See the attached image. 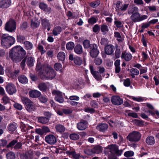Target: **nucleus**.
I'll return each mask as SVG.
<instances>
[{"mask_svg":"<svg viewBox=\"0 0 159 159\" xmlns=\"http://www.w3.org/2000/svg\"><path fill=\"white\" fill-rule=\"evenodd\" d=\"M26 52L22 47L17 46L13 47L10 51L9 57L14 62L20 61L25 57Z\"/></svg>","mask_w":159,"mask_h":159,"instance_id":"f257e3e1","label":"nucleus"},{"mask_svg":"<svg viewBox=\"0 0 159 159\" xmlns=\"http://www.w3.org/2000/svg\"><path fill=\"white\" fill-rule=\"evenodd\" d=\"M114 23L117 28H121L123 26L122 22L120 21L116 20Z\"/></svg>","mask_w":159,"mask_h":159,"instance_id":"e2e57ef3","label":"nucleus"},{"mask_svg":"<svg viewBox=\"0 0 159 159\" xmlns=\"http://www.w3.org/2000/svg\"><path fill=\"white\" fill-rule=\"evenodd\" d=\"M56 129L57 131L60 132H62L65 131V128L63 125H57L56 126Z\"/></svg>","mask_w":159,"mask_h":159,"instance_id":"4c0bfd02","label":"nucleus"},{"mask_svg":"<svg viewBox=\"0 0 159 159\" xmlns=\"http://www.w3.org/2000/svg\"><path fill=\"white\" fill-rule=\"evenodd\" d=\"M21 101L24 104L26 105L31 103L32 102L28 98L26 97H22Z\"/></svg>","mask_w":159,"mask_h":159,"instance_id":"e433bc0d","label":"nucleus"},{"mask_svg":"<svg viewBox=\"0 0 159 159\" xmlns=\"http://www.w3.org/2000/svg\"><path fill=\"white\" fill-rule=\"evenodd\" d=\"M101 30L104 34H105L108 31V27L106 25H101Z\"/></svg>","mask_w":159,"mask_h":159,"instance_id":"49530a36","label":"nucleus"},{"mask_svg":"<svg viewBox=\"0 0 159 159\" xmlns=\"http://www.w3.org/2000/svg\"><path fill=\"white\" fill-rule=\"evenodd\" d=\"M34 59L33 57L26 56L20 63V66L23 68V69L24 68L26 62L28 66L29 67H32L34 66Z\"/></svg>","mask_w":159,"mask_h":159,"instance_id":"6e6552de","label":"nucleus"},{"mask_svg":"<svg viewBox=\"0 0 159 159\" xmlns=\"http://www.w3.org/2000/svg\"><path fill=\"white\" fill-rule=\"evenodd\" d=\"M62 66L60 63H57L55 64L54 67L56 70H59L61 69Z\"/></svg>","mask_w":159,"mask_h":159,"instance_id":"864d4df0","label":"nucleus"},{"mask_svg":"<svg viewBox=\"0 0 159 159\" xmlns=\"http://www.w3.org/2000/svg\"><path fill=\"white\" fill-rule=\"evenodd\" d=\"M146 141L148 145H152L155 143L154 138L151 136H148L146 139Z\"/></svg>","mask_w":159,"mask_h":159,"instance_id":"a878e982","label":"nucleus"},{"mask_svg":"<svg viewBox=\"0 0 159 159\" xmlns=\"http://www.w3.org/2000/svg\"><path fill=\"white\" fill-rule=\"evenodd\" d=\"M57 58L60 61H64L65 58V53L62 52H59L57 54Z\"/></svg>","mask_w":159,"mask_h":159,"instance_id":"7c9ffc66","label":"nucleus"},{"mask_svg":"<svg viewBox=\"0 0 159 159\" xmlns=\"http://www.w3.org/2000/svg\"><path fill=\"white\" fill-rule=\"evenodd\" d=\"M141 137V134L139 132L134 131L129 134L127 139L130 142H137L140 140Z\"/></svg>","mask_w":159,"mask_h":159,"instance_id":"423d86ee","label":"nucleus"},{"mask_svg":"<svg viewBox=\"0 0 159 159\" xmlns=\"http://www.w3.org/2000/svg\"><path fill=\"white\" fill-rule=\"evenodd\" d=\"M75 47V43L71 41L67 43L66 45V49L69 51H71L73 49H74Z\"/></svg>","mask_w":159,"mask_h":159,"instance_id":"c85d7f7f","label":"nucleus"},{"mask_svg":"<svg viewBox=\"0 0 159 159\" xmlns=\"http://www.w3.org/2000/svg\"><path fill=\"white\" fill-rule=\"evenodd\" d=\"M14 106L15 108L19 110H21L22 109V105L18 103H15L14 105Z\"/></svg>","mask_w":159,"mask_h":159,"instance_id":"774afa93","label":"nucleus"},{"mask_svg":"<svg viewBox=\"0 0 159 159\" xmlns=\"http://www.w3.org/2000/svg\"><path fill=\"white\" fill-rule=\"evenodd\" d=\"M40 101L43 103L47 102L48 100V99L46 97L43 96H41L39 98Z\"/></svg>","mask_w":159,"mask_h":159,"instance_id":"6e6d98bb","label":"nucleus"},{"mask_svg":"<svg viewBox=\"0 0 159 159\" xmlns=\"http://www.w3.org/2000/svg\"><path fill=\"white\" fill-rule=\"evenodd\" d=\"M39 6V8L46 12L48 13L51 12V9L50 7H48L47 4L43 2H40Z\"/></svg>","mask_w":159,"mask_h":159,"instance_id":"f3484780","label":"nucleus"},{"mask_svg":"<svg viewBox=\"0 0 159 159\" xmlns=\"http://www.w3.org/2000/svg\"><path fill=\"white\" fill-rule=\"evenodd\" d=\"M87 124L88 122L86 120H82L77 124V128L79 130H84L87 127Z\"/></svg>","mask_w":159,"mask_h":159,"instance_id":"2eb2a0df","label":"nucleus"},{"mask_svg":"<svg viewBox=\"0 0 159 159\" xmlns=\"http://www.w3.org/2000/svg\"><path fill=\"white\" fill-rule=\"evenodd\" d=\"M100 4V1L99 0H96L94 2H92L90 3V5L92 7L95 8L98 6Z\"/></svg>","mask_w":159,"mask_h":159,"instance_id":"79ce46f5","label":"nucleus"},{"mask_svg":"<svg viewBox=\"0 0 159 159\" xmlns=\"http://www.w3.org/2000/svg\"><path fill=\"white\" fill-rule=\"evenodd\" d=\"M26 108L27 110L29 112H32L36 109L35 106L33 104V102L31 103L26 105Z\"/></svg>","mask_w":159,"mask_h":159,"instance_id":"b1692460","label":"nucleus"},{"mask_svg":"<svg viewBox=\"0 0 159 159\" xmlns=\"http://www.w3.org/2000/svg\"><path fill=\"white\" fill-rule=\"evenodd\" d=\"M93 153L98 154L102 152V147L100 146H96L91 150Z\"/></svg>","mask_w":159,"mask_h":159,"instance_id":"393cba45","label":"nucleus"},{"mask_svg":"<svg viewBox=\"0 0 159 159\" xmlns=\"http://www.w3.org/2000/svg\"><path fill=\"white\" fill-rule=\"evenodd\" d=\"M52 94L53 95L55 96V97H59V96L62 95V92L57 90H54L52 92Z\"/></svg>","mask_w":159,"mask_h":159,"instance_id":"09e8293b","label":"nucleus"},{"mask_svg":"<svg viewBox=\"0 0 159 159\" xmlns=\"http://www.w3.org/2000/svg\"><path fill=\"white\" fill-rule=\"evenodd\" d=\"M1 38L2 45L6 48L10 47L15 42V39L13 37L8 36L6 34H3Z\"/></svg>","mask_w":159,"mask_h":159,"instance_id":"20e7f679","label":"nucleus"},{"mask_svg":"<svg viewBox=\"0 0 159 159\" xmlns=\"http://www.w3.org/2000/svg\"><path fill=\"white\" fill-rule=\"evenodd\" d=\"M55 99L57 101L60 103H62L64 102V98L62 95L59 96V97H55Z\"/></svg>","mask_w":159,"mask_h":159,"instance_id":"603ef678","label":"nucleus"},{"mask_svg":"<svg viewBox=\"0 0 159 159\" xmlns=\"http://www.w3.org/2000/svg\"><path fill=\"white\" fill-rule=\"evenodd\" d=\"M121 58L122 59H124L126 61H128L132 59V56L130 53L123 52L122 53Z\"/></svg>","mask_w":159,"mask_h":159,"instance_id":"4be33fe9","label":"nucleus"},{"mask_svg":"<svg viewBox=\"0 0 159 159\" xmlns=\"http://www.w3.org/2000/svg\"><path fill=\"white\" fill-rule=\"evenodd\" d=\"M108 39L105 38H102L101 39V43L102 45H106L108 43Z\"/></svg>","mask_w":159,"mask_h":159,"instance_id":"0e129e2a","label":"nucleus"},{"mask_svg":"<svg viewBox=\"0 0 159 159\" xmlns=\"http://www.w3.org/2000/svg\"><path fill=\"white\" fill-rule=\"evenodd\" d=\"M97 21V19L94 17H92L89 19L88 22L89 24H93Z\"/></svg>","mask_w":159,"mask_h":159,"instance_id":"3c124183","label":"nucleus"},{"mask_svg":"<svg viewBox=\"0 0 159 159\" xmlns=\"http://www.w3.org/2000/svg\"><path fill=\"white\" fill-rule=\"evenodd\" d=\"M38 121L41 123L46 124L48 122L49 119L45 117H39L38 118Z\"/></svg>","mask_w":159,"mask_h":159,"instance_id":"2f4dec72","label":"nucleus"},{"mask_svg":"<svg viewBox=\"0 0 159 159\" xmlns=\"http://www.w3.org/2000/svg\"><path fill=\"white\" fill-rule=\"evenodd\" d=\"M132 11H129V14H132L130 16V19L134 22H139L146 19L147 16L146 15H143L140 16V14L138 12V9L135 7H134Z\"/></svg>","mask_w":159,"mask_h":159,"instance_id":"7ed1b4c3","label":"nucleus"},{"mask_svg":"<svg viewBox=\"0 0 159 159\" xmlns=\"http://www.w3.org/2000/svg\"><path fill=\"white\" fill-rule=\"evenodd\" d=\"M13 146L14 148L15 149L21 148L22 147V143L20 142H17L16 140H13L7 145V148L12 147Z\"/></svg>","mask_w":159,"mask_h":159,"instance_id":"f8f14e48","label":"nucleus"},{"mask_svg":"<svg viewBox=\"0 0 159 159\" xmlns=\"http://www.w3.org/2000/svg\"><path fill=\"white\" fill-rule=\"evenodd\" d=\"M11 4L10 0H2L0 1V7L5 8L9 7Z\"/></svg>","mask_w":159,"mask_h":159,"instance_id":"a211bd4d","label":"nucleus"},{"mask_svg":"<svg viewBox=\"0 0 159 159\" xmlns=\"http://www.w3.org/2000/svg\"><path fill=\"white\" fill-rule=\"evenodd\" d=\"M17 125L16 123L10 124L8 127V130L11 131H13L16 129Z\"/></svg>","mask_w":159,"mask_h":159,"instance_id":"c03bdc74","label":"nucleus"},{"mask_svg":"<svg viewBox=\"0 0 159 159\" xmlns=\"http://www.w3.org/2000/svg\"><path fill=\"white\" fill-rule=\"evenodd\" d=\"M38 87L39 90L43 92L46 91L47 89V86L44 83H39L38 85Z\"/></svg>","mask_w":159,"mask_h":159,"instance_id":"c756f323","label":"nucleus"},{"mask_svg":"<svg viewBox=\"0 0 159 159\" xmlns=\"http://www.w3.org/2000/svg\"><path fill=\"white\" fill-rule=\"evenodd\" d=\"M79 97L76 96H72L69 97V99L70 101H78L79 100Z\"/></svg>","mask_w":159,"mask_h":159,"instance_id":"bf43d9fd","label":"nucleus"},{"mask_svg":"<svg viewBox=\"0 0 159 159\" xmlns=\"http://www.w3.org/2000/svg\"><path fill=\"white\" fill-rule=\"evenodd\" d=\"M45 140L47 143L50 144H54L57 141L55 137L52 134L47 135L45 137Z\"/></svg>","mask_w":159,"mask_h":159,"instance_id":"4468645a","label":"nucleus"},{"mask_svg":"<svg viewBox=\"0 0 159 159\" xmlns=\"http://www.w3.org/2000/svg\"><path fill=\"white\" fill-rule=\"evenodd\" d=\"M130 71L131 74H133L134 75H138L139 73V70L134 68H132L131 69Z\"/></svg>","mask_w":159,"mask_h":159,"instance_id":"5fc2aeb1","label":"nucleus"},{"mask_svg":"<svg viewBox=\"0 0 159 159\" xmlns=\"http://www.w3.org/2000/svg\"><path fill=\"white\" fill-rule=\"evenodd\" d=\"M44 72L40 71L39 75L40 78L43 80L48 78L52 79L54 78L56 74L54 70L49 65H45L43 67Z\"/></svg>","mask_w":159,"mask_h":159,"instance_id":"f03ea898","label":"nucleus"},{"mask_svg":"<svg viewBox=\"0 0 159 159\" xmlns=\"http://www.w3.org/2000/svg\"><path fill=\"white\" fill-rule=\"evenodd\" d=\"M111 101L112 103L115 105H120L123 103L122 99L118 96H113L111 97Z\"/></svg>","mask_w":159,"mask_h":159,"instance_id":"ddd939ff","label":"nucleus"},{"mask_svg":"<svg viewBox=\"0 0 159 159\" xmlns=\"http://www.w3.org/2000/svg\"><path fill=\"white\" fill-rule=\"evenodd\" d=\"M83 45L84 48L87 49L88 48H91L92 45H94V44H90V41L88 40H85L83 42Z\"/></svg>","mask_w":159,"mask_h":159,"instance_id":"f704fd0d","label":"nucleus"},{"mask_svg":"<svg viewBox=\"0 0 159 159\" xmlns=\"http://www.w3.org/2000/svg\"><path fill=\"white\" fill-rule=\"evenodd\" d=\"M133 122L138 126H142L144 125V122L142 120L134 119L133 120Z\"/></svg>","mask_w":159,"mask_h":159,"instance_id":"37998d69","label":"nucleus"},{"mask_svg":"<svg viewBox=\"0 0 159 159\" xmlns=\"http://www.w3.org/2000/svg\"><path fill=\"white\" fill-rule=\"evenodd\" d=\"M42 24L44 28L46 27L50 26V24L49 22V20L46 19H44L42 20Z\"/></svg>","mask_w":159,"mask_h":159,"instance_id":"ea45409f","label":"nucleus"},{"mask_svg":"<svg viewBox=\"0 0 159 159\" xmlns=\"http://www.w3.org/2000/svg\"><path fill=\"white\" fill-rule=\"evenodd\" d=\"M16 39L18 42L21 43L25 39V38L24 36L19 35H17Z\"/></svg>","mask_w":159,"mask_h":159,"instance_id":"de8ad7c7","label":"nucleus"},{"mask_svg":"<svg viewBox=\"0 0 159 159\" xmlns=\"http://www.w3.org/2000/svg\"><path fill=\"white\" fill-rule=\"evenodd\" d=\"M2 100L5 104H7L10 102V99L7 96H5L2 98Z\"/></svg>","mask_w":159,"mask_h":159,"instance_id":"052dcab7","label":"nucleus"},{"mask_svg":"<svg viewBox=\"0 0 159 159\" xmlns=\"http://www.w3.org/2000/svg\"><path fill=\"white\" fill-rule=\"evenodd\" d=\"M30 96L32 98H37L39 97L41 94V93L36 90H31L29 92Z\"/></svg>","mask_w":159,"mask_h":159,"instance_id":"6ab92c4d","label":"nucleus"},{"mask_svg":"<svg viewBox=\"0 0 159 159\" xmlns=\"http://www.w3.org/2000/svg\"><path fill=\"white\" fill-rule=\"evenodd\" d=\"M6 157L7 159H14L15 155L13 152H10L7 154Z\"/></svg>","mask_w":159,"mask_h":159,"instance_id":"a19ab883","label":"nucleus"},{"mask_svg":"<svg viewBox=\"0 0 159 159\" xmlns=\"http://www.w3.org/2000/svg\"><path fill=\"white\" fill-rule=\"evenodd\" d=\"M90 49L89 53L90 56L92 58H96L99 52L97 45L95 44L92 45Z\"/></svg>","mask_w":159,"mask_h":159,"instance_id":"1a4fd4ad","label":"nucleus"},{"mask_svg":"<svg viewBox=\"0 0 159 159\" xmlns=\"http://www.w3.org/2000/svg\"><path fill=\"white\" fill-rule=\"evenodd\" d=\"M35 132L40 135H42L44 134L42 128L36 129H35Z\"/></svg>","mask_w":159,"mask_h":159,"instance_id":"69168bd1","label":"nucleus"},{"mask_svg":"<svg viewBox=\"0 0 159 159\" xmlns=\"http://www.w3.org/2000/svg\"><path fill=\"white\" fill-rule=\"evenodd\" d=\"M102 60L99 58H96L94 61V63L97 65H100L102 63Z\"/></svg>","mask_w":159,"mask_h":159,"instance_id":"13d9d810","label":"nucleus"},{"mask_svg":"<svg viewBox=\"0 0 159 159\" xmlns=\"http://www.w3.org/2000/svg\"><path fill=\"white\" fill-rule=\"evenodd\" d=\"M89 67L91 73L93 77L98 81H101L102 80V78L101 74L98 71L94 70L92 66H90Z\"/></svg>","mask_w":159,"mask_h":159,"instance_id":"9b49d317","label":"nucleus"},{"mask_svg":"<svg viewBox=\"0 0 159 159\" xmlns=\"http://www.w3.org/2000/svg\"><path fill=\"white\" fill-rule=\"evenodd\" d=\"M108 127V125L104 123L98 125L96 128L98 130L104 132L107 129Z\"/></svg>","mask_w":159,"mask_h":159,"instance_id":"412c9836","label":"nucleus"},{"mask_svg":"<svg viewBox=\"0 0 159 159\" xmlns=\"http://www.w3.org/2000/svg\"><path fill=\"white\" fill-rule=\"evenodd\" d=\"M70 137L71 139L75 140L78 139L80 138V136L78 134L74 133L70 134Z\"/></svg>","mask_w":159,"mask_h":159,"instance_id":"a18cd8bd","label":"nucleus"},{"mask_svg":"<svg viewBox=\"0 0 159 159\" xmlns=\"http://www.w3.org/2000/svg\"><path fill=\"white\" fill-rule=\"evenodd\" d=\"M62 111L63 113L66 114H70L72 112V110L69 109H64Z\"/></svg>","mask_w":159,"mask_h":159,"instance_id":"338daca9","label":"nucleus"},{"mask_svg":"<svg viewBox=\"0 0 159 159\" xmlns=\"http://www.w3.org/2000/svg\"><path fill=\"white\" fill-rule=\"evenodd\" d=\"M134 154L133 152L129 151L125 152L124 154V155L126 157H128L132 156Z\"/></svg>","mask_w":159,"mask_h":159,"instance_id":"4d7b16f0","label":"nucleus"},{"mask_svg":"<svg viewBox=\"0 0 159 159\" xmlns=\"http://www.w3.org/2000/svg\"><path fill=\"white\" fill-rule=\"evenodd\" d=\"M39 25V22L38 20L31 21V26L32 28L35 29L38 27Z\"/></svg>","mask_w":159,"mask_h":159,"instance_id":"473e14b6","label":"nucleus"},{"mask_svg":"<svg viewBox=\"0 0 159 159\" xmlns=\"http://www.w3.org/2000/svg\"><path fill=\"white\" fill-rule=\"evenodd\" d=\"M114 50V47L111 44L107 45L105 48V52L108 55H110L112 54Z\"/></svg>","mask_w":159,"mask_h":159,"instance_id":"dca6fc26","label":"nucleus"},{"mask_svg":"<svg viewBox=\"0 0 159 159\" xmlns=\"http://www.w3.org/2000/svg\"><path fill=\"white\" fill-rule=\"evenodd\" d=\"M20 73V70L17 69L15 70L10 73V76L13 78H15L17 77Z\"/></svg>","mask_w":159,"mask_h":159,"instance_id":"c9c22d12","label":"nucleus"},{"mask_svg":"<svg viewBox=\"0 0 159 159\" xmlns=\"http://www.w3.org/2000/svg\"><path fill=\"white\" fill-rule=\"evenodd\" d=\"M6 91L10 95H12L16 92L15 86L11 83L7 84L6 86Z\"/></svg>","mask_w":159,"mask_h":159,"instance_id":"9d476101","label":"nucleus"},{"mask_svg":"<svg viewBox=\"0 0 159 159\" xmlns=\"http://www.w3.org/2000/svg\"><path fill=\"white\" fill-rule=\"evenodd\" d=\"M62 30V29L61 27L57 26L54 28L52 31V34L54 35L57 36L60 34Z\"/></svg>","mask_w":159,"mask_h":159,"instance_id":"5701e85b","label":"nucleus"},{"mask_svg":"<svg viewBox=\"0 0 159 159\" xmlns=\"http://www.w3.org/2000/svg\"><path fill=\"white\" fill-rule=\"evenodd\" d=\"M7 143V141L4 139L0 140V147H4L6 146Z\"/></svg>","mask_w":159,"mask_h":159,"instance_id":"680f3d73","label":"nucleus"},{"mask_svg":"<svg viewBox=\"0 0 159 159\" xmlns=\"http://www.w3.org/2000/svg\"><path fill=\"white\" fill-rule=\"evenodd\" d=\"M74 62L76 65H80L82 63V60L80 57H77L74 58Z\"/></svg>","mask_w":159,"mask_h":159,"instance_id":"58836bf2","label":"nucleus"},{"mask_svg":"<svg viewBox=\"0 0 159 159\" xmlns=\"http://www.w3.org/2000/svg\"><path fill=\"white\" fill-rule=\"evenodd\" d=\"M23 43L24 46V48L26 50H30L33 48V44L29 41H25Z\"/></svg>","mask_w":159,"mask_h":159,"instance_id":"bb28decb","label":"nucleus"},{"mask_svg":"<svg viewBox=\"0 0 159 159\" xmlns=\"http://www.w3.org/2000/svg\"><path fill=\"white\" fill-rule=\"evenodd\" d=\"M122 3L120 1H117L116 4V11H120L121 6H122Z\"/></svg>","mask_w":159,"mask_h":159,"instance_id":"8fccbe9b","label":"nucleus"},{"mask_svg":"<svg viewBox=\"0 0 159 159\" xmlns=\"http://www.w3.org/2000/svg\"><path fill=\"white\" fill-rule=\"evenodd\" d=\"M107 148L109 150L111 153L118 156H120L123 152V150H119L118 146L115 144L109 145L107 146Z\"/></svg>","mask_w":159,"mask_h":159,"instance_id":"0eeeda50","label":"nucleus"},{"mask_svg":"<svg viewBox=\"0 0 159 159\" xmlns=\"http://www.w3.org/2000/svg\"><path fill=\"white\" fill-rule=\"evenodd\" d=\"M69 154L71 155L75 159H79L81 157L80 153H76L75 151H72L69 152Z\"/></svg>","mask_w":159,"mask_h":159,"instance_id":"72a5a7b5","label":"nucleus"},{"mask_svg":"<svg viewBox=\"0 0 159 159\" xmlns=\"http://www.w3.org/2000/svg\"><path fill=\"white\" fill-rule=\"evenodd\" d=\"M74 50V52L78 55L81 54L83 52L82 47L80 44H77L75 47Z\"/></svg>","mask_w":159,"mask_h":159,"instance_id":"aec40b11","label":"nucleus"},{"mask_svg":"<svg viewBox=\"0 0 159 159\" xmlns=\"http://www.w3.org/2000/svg\"><path fill=\"white\" fill-rule=\"evenodd\" d=\"M5 30L10 32H15L16 29V22L15 20L10 19L6 24Z\"/></svg>","mask_w":159,"mask_h":159,"instance_id":"39448f33","label":"nucleus"},{"mask_svg":"<svg viewBox=\"0 0 159 159\" xmlns=\"http://www.w3.org/2000/svg\"><path fill=\"white\" fill-rule=\"evenodd\" d=\"M18 80L22 84H25L28 83V80L24 75H21L18 77Z\"/></svg>","mask_w":159,"mask_h":159,"instance_id":"cd10ccee","label":"nucleus"}]
</instances>
